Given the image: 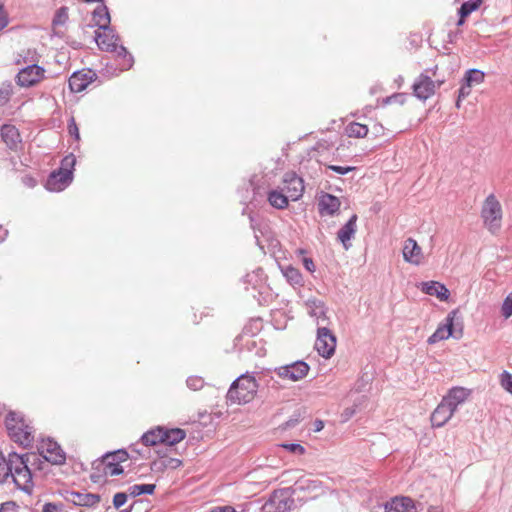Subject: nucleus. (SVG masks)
I'll return each mask as SVG.
<instances>
[{
	"mask_svg": "<svg viewBox=\"0 0 512 512\" xmlns=\"http://www.w3.org/2000/svg\"><path fill=\"white\" fill-rule=\"evenodd\" d=\"M129 460V454L125 450H117L105 454L100 460L93 463L91 480L100 483L107 477L117 476L123 473L122 463Z\"/></svg>",
	"mask_w": 512,
	"mask_h": 512,
	"instance_id": "f257e3e1",
	"label": "nucleus"
},
{
	"mask_svg": "<svg viewBox=\"0 0 512 512\" xmlns=\"http://www.w3.org/2000/svg\"><path fill=\"white\" fill-rule=\"evenodd\" d=\"M257 391L256 379L251 375H241L231 384L226 401L230 405H245L254 400Z\"/></svg>",
	"mask_w": 512,
	"mask_h": 512,
	"instance_id": "f03ea898",
	"label": "nucleus"
},
{
	"mask_svg": "<svg viewBox=\"0 0 512 512\" xmlns=\"http://www.w3.org/2000/svg\"><path fill=\"white\" fill-rule=\"evenodd\" d=\"M6 428L11 439L24 447H29L34 441V429L19 412L11 411L7 414Z\"/></svg>",
	"mask_w": 512,
	"mask_h": 512,
	"instance_id": "7ed1b4c3",
	"label": "nucleus"
},
{
	"mask_svg": "<svg viewBox=\"0 0 512 512\" xmlns=\"http://www.w3.org/2000/svg\"><path fill=\"white\" fill-rule=\"evenodd\" d=\"M438 66L426 69L415 80L412 89L413 94L420 100H427L432 97L446 81L445 78H439L437 75Z\"/></svg>",
	"mask_w": 512,
	"mask_h": 512,
	"instance_id": "20e7f679",
	"label": "nucleus"
},
{
	"mask_svg": "<svg viewBox=\"0 0 512 512\" xmlns=\"http://www.w3.org/2000/svg\"><path fill=\"white\" fill-rule=\"evenodd\" d=\"M27 455H18L16 453L10 454L11 472L9 476L12 477L15 485L20 490L31 492L33 488L32 473L27 465Z\"/></svg>",
	"mask_w": 512,
	"mask_h": 512,
	"instance_id": "39448f33",
	"label": "nucleus"
},
{
	"mask_svg": "<svg viewBox=\"0 0 512 512\" xmlns=\"http://www.w3.org/2000/svg\"><path fill=\"white\" fill-rule=\"evenodd\" d=\"M76 164V157L73 154L65 156L59 169L49 176L46 187L50 191L64 190L73 179V170Z\"/></svg>",
	"mask_w": 512,
	"mask_h": 512,
	"instance_id": "423d86ee",
	"label": "nucleus"
},
{
	"mask_svg": "<svg viewBox=\"0 0 512 512\" xmlns=\"http://www.w3.org/2000/svg\"><path fill=\"white\" fill-rule=\"evenodd\" d=\"M95 40L99 49L108 52H114L122 58V66L128 69L132 66V56L127 52L125 47L117 43L118 38L110 29L97 31Z\"/></svg>",
	"mask_w": 512,
	"mask_h": 512,
	"instance_id": "0eeeda50",
	"label": "nucleus"
},
{
	"mask_svg": "<svg viewBox=\"0 0 512 512\" xmlns=\"http://www.w3.org/2000/svg\"><path fill=\"white\" fill-rule=\"evenodd\" d=\"M481 217L484 226L493 234H496L502 226V206L494 194L486 197L481 208Z\"/></svg>",
	"mask_w": 512,
	"mask_h": 512,
	"instance_id": "6e6552de",
	"label": "nucleus"
},
{
	"mask_svg": "<svg viewBox=\"0 0 512 512\" xmlns=\"http://www.w3.org/2000/svg\"><path fill=\"white\" fill-rule=\"evenodd\" d=\"M294 504L293 491L290 488L275 490L262 507L263 512H287Z\"/></svg>",
	"mask_w": 512,
	"mask_h": 512,
	"instance_id": "1a4fd4ad",
	"label": "nucleus"
},
{
	"mask_svg": "<svg viewBox=\"0 0 512 512\" xmlns=\"http://www.w3.org/2000/svg\"><path fill=\"white\" fill-rule=\"evenodd\" d=\"M45 69L33 64L21 69L16 75V84L20 87L29 88L38 85L45 79Z\"/></svg>",
	"mask_w": 512,
	"mask_h": 512,
	"instance_id": "9d476101",
	"label": "nucleus"
},
{
	"mask_svg": "<svg viewBox=\"0 0 512 512\" xmlns=\"http://www.w3.org/2000/svg\"><path fill=\"white\" fill-rule=\"evenodd\" d=\"M39 454L53 465H63L66 461V454L60 445L50 439H43L38 447Z\"/></svg>",
	"mask_w": 512,
	"mask_h": 512,
	"instance_id": "9b49d317",
	"label": "nucleus"
},
{
	"mask_svg": "<svg viewBox=\"0 0 512 512\" xmlns=\"http://www.w3.org/2000/svg\"><path fill=\"white\" fill-rule=\"evenodd\" d=\"M315 349L322 357L329 359L336 349V337L326 327L318 328Z\"/></svg>",
	"mask_w": 512,
	"mask_h": 512,
	"instance_id": "f8f14e48",
	"label": "nucleus"
},
{
	"mask_svg": "<svg viewBox=\"0 0 512 512\" xmlns=\"http://www.w3.org/2000/svg\"><path fill=\"white\" fill-rule=\"evenodd\" d=\"M309 366L303 361H297L292 364L277 367L275 369L276 375L283 379L292 382L299 381L307 376L309 372Z\"/></svg>",
	"mask_w": 512,
	"mask_h": 512,
	"instance_id": "ddd939ff",
	"label": "nucleus"
},
{
	"mask_svg": "<svg viewBox=\"0 0 512 512\" xmlns=\"http://www.w3.org/2000/svg\"><path fill=\"white\" fill-rule=\"evenodd\" d=\"M283 191L292 200L297 201L304 193V181L294 172L286 173L283 179Z\"/></svg>",
	"mask_w": 512,
	"mask_h": 512,
	"instance_id": "4468645a",
	"label": "nucleus"
},
{
	"mask_svg": "<svg viewBox=\"0 0 512 512\" xmlns=\"http://www.w3.org/2000/svg\"><path fill=\"white\" fill-rule=\"evenodd\" d=\"M403 258L412 265H420L424 261V253L421 246L413 238L404 241L402 249Z\"/></svg>",
	"mask_w": 512,
	"mask_h": 512,
	"instance_id": "2eb2a0df",
	"label": "nucleus"
},
{
	"mask_svg": "<svg viewBox=\"0 0 512 512\" xmlns=\"http://www.w3.org/2000/svg\"><path fill=\"white\" fill-rule=\"evenodd\" d=\"M95 79L96 73L91 69L77 71L69 78V87L72 92L80 93Z\"/></svg>",
	"mask_w": 512,
	"mask_h": 512,
	"instance_id": "dca6fc26",
	"label": "nucleus"
},
{
	"mask_svg": "<svg viewBox=\"0 0 512 512\" xmlns=\"http://www.w3.org/2000/svg\"><path fill=\"white\" fill-rule=\"evenodd\" d=\"M458 310H452L447 317L445 322L440 324L436 331L428 338V344H435L439 341L446 340L453 334V325Z\"/></svg>",
	"mask_w": 512,
	"mask_h": 512,
	"instance_id": "f3484780",
	"label": "nucleus"
},
{
	"mask_svg": "<svg viewBox=\"0 0 512 512\" xmlns=\"http://www.w3.org/2000/svg\"><path fill=\"white\" fill-rule=\"evenodd\" d=\"M454 413L455 411L450 407V404L442 399L431 414V425L437 428L444 426L452 418Z\"/></svg>",
	"mask_w": 512,
	"mask_h": 512,
	"instance_id": "a211bd4d",
	"label": "nucleus"
},
{
	"mask_svg": "<svg viewBox=\"0 0 512 512\" xmlns=\"http://www.w3.org/2000/svg\"><path fill=\"white\" fill-rule=\"evenodd\" d=\"M357 220L358 216L353 214L337 233V239L341 242L345 250L351 247L350 241L357 232Z\"/></svg>",
	"mask_w": 512,
	"mask_h": 512,
	"instance_id": "6ab92c4d",
	"label": "nucleus"
},
{
	"mask_svg": "<svg viewBox=\"0 0 512 512\" xmlns=\"http://www.w3.org/2000/svg\"><path fill=\"white\" fill-rule=\"evenodd\" d=\"M420 290L430 296H435L440 301H448L450 292L446 286L437 281H426L419 285Z\"/></svg>",
	"mask_w": 512,
	"mask_h": 512,
	"instance_id": "aec40b11",
	"label": "nucleus"
},
{
	"mask_svg": "<svg viewBox=\"0 0 512 512\" xmlns=\"http://www.w3.org/2000/svg\"><path fill=\"white\" fill-rule=\"evenodd\" d=\"M385 512H417L414 501L409 497H395L385 505Z\"/></svg>",
	"mask_w": 512,
	"mask_h": 512,
	"instance_id": "412c9836",
	"label": "nucleus"
},
{
	"mask_svg": "<svg viewBox=\"0 0 512 512\" xmlns=\"http://www.w3.org/2000/svg\"><path fill=\"white\" fill-rule=\"evenodd\" d=\"M340 200L331 194L324 193L319 198V212L321 215H334L340 208Z\"/></svg>",
	"mask_w": 512,
	"mask_h": 512,
	"instance_id": "4be33fe9",
	"label": "nucleus"
},
{
	"mask_svg": "<svg viewBox=\"0 0 512 512\" xmlns=\"http://www.w3.org/2000/svg\"><path fill=\"white\" fill-rule=\"evenodd\" d=\"M470 396V390L464 387H454L449 390L448 394L443 397V400L450 404V407L456 411L457 407L464 403Z\"/></svg>",
	"mask_w": 512,
	"mask_h": 512,
	"instance_id": "5701e85b",
	"label": "nucleus"
},
{
	"mask_svg": "<svg viewBox=\"0 0 512 512\" xmlns=\"http://www.w3.org/2000/svg\"><path fill=\"white\" fill-rule=\"evenodd\" d=\"M1 137L6 145L12 150L17 149L21 143L19 131L13 125H3L1 128Z\"/></svg>",
	"mask_w": 512,
	"mask_h": 512,
	"instance_id": "b1692460",
	"label": "nucleus"
},
{
	"mask_svg": "<svg viewBox=\"0 0 512 512\" xmlns=\"http://www.w3.org/2000/svg\"><path fill=\"white\" fill-rule=\"evenodd\" d=\"M182 461L178 458L159 457L151 463V470L154 472H164L167 469L175 470L182 466Z\"/></svg>",
	"mask_w": 512,
	"mask_h": 512,
	"instance_id": "393cba45",
	"label": "nucleus"
},
{
	"mask_svg": "<svg viewBox=\"0 0 512 512\" xmlns=\"http://www.w3.org/2000/svg\"><path fill=\"white\" fill-rule=\"evenodd\" d=\"M162 438H163V444L173 446L186 437V432L180 428H163L162 427Z\"/></svg>",
	"mask_w": 512,
	"mask_h": 512,
	"instance_id": "a878e982",
	"label": "nucleus"
},
{
	"mask_svg": "<svg viewBox=\"0 0 512 512\" xmlns=\"http://www.w3.org/2000/svg\"><path fill=\"white\" fill-rule=\"evenodd\" d=\"M92 19L99 31L109 29L110 15L106 6L96 8Z\"/></svg>",
	"mask_w": 512,
	"mask_h": 512,
	"instance_id": "bb28decb",
	"label": "nucleus"
},
{
	"mask_svg": "<svg viewBox=\"0 0 512 512\" xmlns=\"http://www.w3.org/2000/svg\"><path fill=\"white\" fill-rule=\"evenodd\" d=\"M483 0H469L464 2L458 13H459V20L457 22L458 26H461L464 24L465 19L474 11L478 10L480 6L482 5Z\"/></svg>",
	"mask_w": 512,
	"mask_h": 512,
	"instance_id": "cd10ccee",
	"label": "nucleus"
},
{
	"mask_svg": "<svg viewBox=\"0 0 512 512\" xmlns=\"http://www.w3.org/2000/svg\"><path fill=\"white\" fill-rule=\"evenodd\" d=\"M344 132L350 138H364L367 136L369 129L365 124L350 122L345 126Z\"/></svg>",
	"mask_w": 512,
	"mask_h": 512,
	"instance_id": "c85d7f7f",
	"label": "nucleus"
},
{
	"mask_svg": "<svg viewBox=\"0 0 512 512\" xmlns=\"http://www.w3.org/2000/svg\"><path fill=\"white\" fill-rule=\"evenodd\" d=\"M72 502L79 506H93L100 502V497L90 493H73Z\"/></svg>",
	"mask_w": 512,
	"mask_h": 512,
	"instance_id": "c756f323",
	"label": "nucleus"
},
{
	"mask_svg": "<svg viewBox=\"0 0 512 512\" xmlns=\"http://www.w3.org/2000/svg\"><path fill=\"white\" fill-rule=\"evenodd\" d=\"M162 427H156V428H153L151 430H149L148 432H146L141 440L143 442L144 445L146 446H155V445H158V444H163V438H162Z\"/></svg>",
	"mask_w": 512,
	"mask_h": 512,
	"instance_id": "7c9ffc66",
	"label": "nucleus"
},
{
	"mask_svg": "<svg viewBox=\"0 0 512 512\" xmlns=\"http://www.w3.org/2000/svg\"><path fill=\"white\" fill-rule=\"evenodd\" d=\"M288 199L289 197L287 195L276 190L269 192L268 195L269 203L277 209L286 208L288 206Z\"/></svg>",
	"mask_w": 512,
	"mask_h": 512,
	"instance_id": "2f4dec72",
	"label": "nucleus"
},
{
	"mask_svg": "<svg viewBox=\"0 0 512 512\" xmlns=\"http://www.w3.org/2000/svg\"><path fill=\"white\" fill-rule=\"evenodd\" d=\"M282 272L283 275L286 277L287 281L292 285H302L303 277L297 268L289 265L282 268Z\"/></svg>",
	"mask_w": 512,
	"mask_h": 512,
	"instance_id": "473e14b6",
	"label": "nucleus"
},
{
	"mask_svg": "<svg viewBox=\"0 0 512 512\" xmlns=\"http://www.w3.org/2000/svg\"><path fill=\"white\" fill-rule=\"evenodd\" d=\"M485 74L478 69L468 70L463 78V81L468 82L471 86L475 87L484 82Z\"/></svg>",
	"mask_w": 512,
	"mask_h": 512,
	"instance_id": "72a5a7b5",
	"label": "nucleus"
},
{
	"mask_svg": "<svg viewBox=\"0 0 512 512\" xmlns=\"http://www.w3.org/2000/svg\"><path fill=\"white\" fill-rule=\"evenodd\" d=\"M155 484H136L129 487V494L133 497L142 494H153L155 491Z\"/></svg>",
	"mask_w": 512,
	"mask_h": 512,
	"instance_id": "f704fd0d",
	"label": "nucleus"
},
{
	"mask_svg": "<svg viewBox=\"0 0 512 512\" xmlns=\"http://www.w3.org/2000/svg\"><path fill=\"white\" fill-rule=\"evenodd\" d=\"M297 487L301 491L317 490L322 487V484L319 480L304 479L297 482Z\"/></svg>",
	"mask_w": 512,
	"mask_h": 512,
	"instance_id": "c9c22d12",
	"label": "nucleus"
},
{
	"mask_svg": "<svg viewBox=\"0 0 512 512\" xmlns=\"http://www.w3.org/2000/svg\"><path fill=\"white\" fill-rule=\"evenodd\" d=\"M10 472V457L8 460H6L3 454L0 452V483L4 482L9 477Z\"/></svg>",
	"mask_w": 512,
	"mask_h": 512,
	"instance_id": "e433bc0d",
	"label": "nucleus"
},
{
	"mask_svg": "<svg viewBox=\"0 0 512 512\" xmlns=\"http://www.w3.org/2000/svg\"><path fill=\"white\" fill-rule=\"evenodd\" d=\"M68 18H69L68 8L61 7L56 11L52 23L54 26L64 25L68 21Z\"/></svg>",
	"mask_w": 512,
	"mask_h": 512,
	"instance_id": "4c0bfd02",
	"label": "nucleus"
},
{
	"mask_svg": "<svg viewBox=\"0 0 512 512\" xmlns=\"http://www.w3.org/2000/svg\"><path fill=\"white\" fill-rule=\"evenodd\" d=\"M407 101V96L404 93H396L392 96L386 97L382 101V105H390V104H397V105H404Z\"/></svg>",
	"mask_w": 512,
	"mask_h": 512,
	"instance_id": "58836bf2",
	"label": "nucleus"
},
{
	"mask_svg": "<svg viewBox=\"0 0 512 512\" xmlns=\"http://www.w3.org/2000/svg\"><path fill=\"white\" fill-rule=\"evenodd\" d=\"M501 314L505 319L512 316V291L506 296L502 303Z\"/></svg>",
	"mask_w": 512,
	"mask_h": 512,
	"instance_id": "ea45409f",
	"label": "nucleus"
},
{
	"mask_svg": "<svg viewBox=\"0 0 512 512\" xmlns=\"http://www.w3.org/2000/svg\"><path fill=\"white\" fill-rule=\"evenodd\" d=\"M472 88L473 86H471L468 82L463 81L459 89L458 99L456 101L457 108L460 107V102L471 94Z\"/></svg>",
	"mask_w": 512,
	"mask_h": 512,
	"instance_id": "a19ab883",
	"label": "nucleus"
},
{
	"mask_svg": "<svg viewBox=\"0 0 512 512\" xmlns=\"http://www.w3.org/2000/svg\"><path fill=\"white\" fill-rule=\"evenodd\" d=\"M500 384L507 392L512 394V374L504 371L500 375Z\"/></svg>",
	"mask_w": 512,
	"mask_h": 512,
	"instance_id": "79ce46f5",
	"label": "nucleus"
},
{
	"mask_svg": "<svg viewBox=\"0 0 512 512\" xmlns=\"http://www.w3.org/2000/svg\"><path fill=\"white\" fill-rule=\"evenodd\" d=\"M68 132L76 141L80 140V133L74 117H71L68 123Z\"/></svg>",
	"mask_w": 512,
	"mask_h": 512,
	"instance_id": "37998d69",
	"label": "nucleus"
},
{
	"mask_svg": "<svg viewBox=\"0 0 512 512\" xmlns=\"http://www.w3.org/2000/svg\"><path fill=\"white\" fill-rule=\"evenodd\" d=\"M280 447L298 455H303L305 453V448L302 445L296 443L281 444Z\"/></svg>",
	"mask_w": 512,
	"mask_h": 512,
	"instance_id": "c03bdc74",
	"label": "nucleus"
},
{
	"mask_svg": "<svg viewBox=\"0 0 512 512\" xmlns=\"http://www.w3.org/2000/svg\"><path fill=\"white\" fill-rule=\"evenodd\" d=\"M12 94V89L9 85L0 87V106L5 105Z\"/></svg>",
	"mask_w": 512,
	"mask_h": 512,
	"instance_id": "a18cd8bd",
	"label": "nucleus"
},
{
	"mask_svg": "<svg viewBox=\"0 0 512 512\" xmlns=\"http://www.w3.org/2000/svg\"><path fill=\"white\" fill-rule=\"evenodd\" d=\"M0 512H20V506L14 501H7L1 504Z\"/></svg>",
	"mask_w": 512,
	"mask_h": 512,
	"instance_id": "49530a36",
	"label": "nucleus"
},
{
	"mask_svg": "<svg viewBox=\"0 0 512 512\" xmlns=\"http://www.w3.org/2000/svg\"><path fill=\"white\" fill-rule=\"evenodd\" d=\"M127 502V494L126 493H116L113 497V505L115 508H120Z\"/></svg>",
	"mask_w": 512,
	"mask_h": 512,
	"instance_id": "de8ad7c7",
	"label": "nucleus"
},
{
	"mask_svg": "<svg viewBox=\"0 0 512 512\" xmlns=\"http://www.w3.org/2000/svg\"><path fill=\"white\" fill-rule=\"evenodd\" d=\"M369 404V399L362 395V396H359L355 401H354V404L352 405L354 408H357V409H360V411H363L367 408Z\"/></svg>",
	"mask_w": 512,
	"mask_h": 512,
	"instance_id": "09e8293b",
	"label": "nucleus"
},
{
	"mask_svg": "<svg viewBox=\"0 0 512 512\" xmlns=\"http://www.w3.org/2000/svg\"><path fill=\"white\" fill-rule=\"evenodd\" d=\"M328 169H330L338 174L344 175V174H347V173L355 170V167H352V166L343 167V166H338V165H328Z\"/></svg>",
	"mask_w": 512,
	"mask_h": 512,
	"instance_id": "8fccbe9b",
	"label": "nucleus"
},
{
	"mask_svg": "<svg viewBox=\"0 0 512 512\" xmlns=\"http://www.w3.org/2000/svg\"><path fill=\"white\" fill-rule=\"evenodd\" d=\"M8 25V16L4 9V4L0 0V31Z\"/></svg>",
	"mask_w": 512,
	"mask_h": 512,
	"instance_id": "3c124183",
	"label": "nucleus"
},
{
	"mask_svg": "<svg viewBox=\"0 0 512 512\" xmlns=\"http://www.w3.org/2000/svg\"><path fill=\"white\" fill-rule=\"evenodd\" d=\"M357 412H360V409L354 408L353 406L347 407L342 412V418L344 421L351 419Z\"/></svg>",
	"mask_w": 512,
	"mask_h": 512,
	"instance_id": "603ef678",
	"label": "nucleus"
},
{
	"mask_svg": "<svg viewBox=\"0 0 512 512\" xmlns=\"http://www.w3.org/2000/svg\"><path fill=\"white\" fill-rule=\"evenodd\" d=\"M302 263H303L304 267L306 268V270H308L310 273H314L315 272L316 267H315V264H314V261H313L312 258H310V257H303Z\"/></svg>",
	"mask_w": 512,
	"mask_h": 512,
	"instance_id": "864d4df0",
	"label": "nucleus"
},
{
	"mask_svg": "<svg viewBox=\"0 0 512 512\" xmlns=\"http://www.w3.org/2000/svg\"><path fill=\"white\" fill-rule=\"evenodd\" d=\"M210 512H237L232 506H217L210 510Z\"/></svg>",
	"mask_w": 512,
	"mask_h": 512,
	"instance_id": "5fc2aeb1",
	"label": "nucleus"
},
{
	"mask_svg": "<svg viewBox=\"0 0 512 512\" xmlns=\"http://www.w3.org/2000/svg\"><path fill=\"white\" fill-rule=\"evenodd\" d=\"M42 512H59V506L53 503H46L43 506Z\"/></svg>",
	"mask_w": 512,
	"mask_h": 512,
	"instance_id": "6e6d98bb",
	"label": "nucleus"
},
{
	"mask_svg": "<svg viewBox=\"0 0 512 512\" xmlns=\"http://www.w3.org/2000/svg\"><path fill=\"white\" fill-rule=\"evenodd\" d=\"M8 232L6 229H4L2 226H0V243L2 241H4V239L6 238Z\"/></svg>",
	"mask_w": 512,
	"mask_h": 512,
	"instance_id": "4d7b16f0",
	"label": "nucleus"
},
{
	"mask_svg": "<svg viewBox=\"0 0 512 512\" xmlns=\"http://www.w3.org/2000/svg\"><path fill=\"white\" fill-rule=\"evenodd\" d=\"M316 310L318 311H315V315L317 314H320V315H324V307L323 305H316Z\"/></svg>",
	"mask_w": 512,
	"mask_h": 512,
	"instance_id": "13d9d810",
	"label": "nucleus"
},
{
	"mask_svg": "<svg viewBox=\"0 0 512 512\" xmlns=\"http://www.w3.org/2000/svg\"><path fill=\"white\" fill-rule=\"evenodd\" d=\"M306 253V251L304 249H298L297 250V254L298 255H304Z\"/></svg>",
	"mask_w": 512,
	"mask_h": 512,
	"instance_id": "bf43d9fd",
	"label": "nucleus"
},
{
	"mask_svg": "<svg viewBox=\"0 0 512 512\" xmlns=\"http://www.w3.org/2000/svg\"><path fill=\"white\" fill-rule=\"evenodd\" d=\"M322 428H323V424H322V422H319V424H317V428H316V430H317V431H319V430H321Z\"/></svg>",
	"mask_w": 512,
	"mask_h": 512,
	"instance_id": "052dcab7",
	"label": "nucleus"
},
{
	"mask_svg": "<svg viewBox=\"0 0 512 512\" xmlns=\"http://www.w3.org/2000/svg\"><path fill=\"white\" fill-rule=\"evenodd\" d=\"M28 184L34 186L35 182L32 178H29Z\"/></svg>",
	"mask_w": 512,
	"mask_h": 512,
	"instance_id": "680f3d73",
	"label": "nucleus"
},
{
	"mask_svg": "<svg viewBox=\"0 0 512 512\" xmlns=\"http://www.w3.org/2000/svg\"><path fill=\"white\" fill-rule=\"evenodd\" d=\"M120 512H129L128 510H121Z\"/></svg>",
	"mask_w": 512,
	"mask_h": 512,
	"instance_id": "e2e57ef3",
	"label": "nucleus"
}]
</instances>
